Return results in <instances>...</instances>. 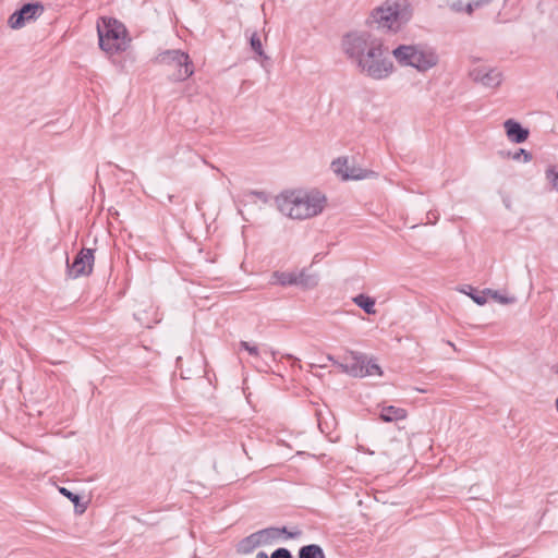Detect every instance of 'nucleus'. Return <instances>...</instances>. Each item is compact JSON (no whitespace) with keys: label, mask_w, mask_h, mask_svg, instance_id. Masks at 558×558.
Segmentation results:
<instances>
[{"label":"nucleus","mask_w":558,"mask_h":558,"mask_svg":"<svg viewBox=\"0 0 558 558\" xmlns=\"http://www.w3.org/2000/svg\"><path fill=\"white\" fill-rule=\"evenodd\" d=\"M488 292H489V293L492 294V296H493L497 302H499L500 304H509V303L514 302V298L504 296V295L499 294L497 291H490V290H488Z\"/></svg>","instance_id":"29"},{"label":"nucleus","mask_w":558,"mask_h":558,"mask_svg":"<svg viewBox=\"0 0 558 558\" xmlns=\"http://www.w3.org/2000/svg\"><path fill=\"white\" fill-rule=\"evenodd\" d=\"M256 558H268V555L265 551H259L257 553Z\"/></svg>","instance_id":"32"},{"label":"nucleus","mask_w":558,"mask_h":558,"mask_svg":"<svg viewBox=\"0 0 558 558\" xmlns=\"http://www.w3.org/2000/svg\"><path fill=\"white\" fill-rule=\"evenodd\" d=\"M555 403H556V410H557V412H558V398L556 399V402H555Z\"/></svg>","instance_id":"36"},{"label":"nucleus","mask_w":558,"mask_h":558,"mask_svg":"<svg viewBox=\"0 0 558 558\" xmlns=\"http://www.w3.org/2000/svg\"><path fill=\"white\" fill-rule=\"evenodd\" d=\"M270 354H271L272 359L276 360L277 352L275 350H270Z\"/></svg>","instance_id":"34"},{"label":"nucleus","mask_w":558,"mask_h":558,"mask_svg":"<svg viewBox=\"0 0 558 558\" xmlns=\"http://www.w3.org/2000/svg\"><path fill=\"white\" fill-rule=\"evenodd\" d=\"M469 76L473 82L489 88H496L502 82L501 72L495 68L477 66L469 72Z\"/></svg>","instance_id":"11"},{"label":"nucleus","mask_w":558,"mask_h":558,"mask_svg":"<svg viewBox=\"0 0 558 558\" xmlns=\"http://www.w3.org/2000/svg\"><path fill=\"white\" fill-rule=\"evenodd\" d=\"M250 44L251 48L254 52H256L259 57H263L264 59H268V57L265 54L263 50V45L260 41V38L256 32H254L250 37Z\"/></svg>","instance_id":"22"},{"label":"nucleus","mask_w":558,"mask_h":558,"mask_svg":"<svg viewBox=\"0 0 558 558\" xmlns=\"http://www.w3.org/2000/svg\"><path fill=\"white\" fill-rule=\"evenodd\" d=\"M97 25L99 47L107 53L124 51L129 45L126 28L113 19H102Z\"/></svg>","instance_id":"6"},{"label":"nucleus","mask_w":558,"mask_h":558,"mask_svg":"<svg viewBox=\"0 0 558 558\" xmlns=\"http://www.w3.org/2000/svg\"><path fill=\"white\" fill-rule=\"evenodd\" d=\"M447 4L456 13L465 12L466 3L463 0H447Z\"/></svg>","instance_id":"26"},{"label":"nucleus","mask_w":558,"mask_h":558,"mask_svg":"<svg viewBox=\"0 0 558 558\" xmlns=\"http://www.w3.org/2000/svg\"><path fill=\"white\" fill-rule=\"evenodd\" d=\"M407 410L403 408H398L395 405H385L381 407L379 418L384 422L390 423L396 421H401L407 417Z\"/></svg>","instance_id":"15"},{"label":"nucleus","mask_w":558,"mask_h":558,"mask_svg":"<svg viewBox=\"0 0 558 558\" xmlns=\"http://www.w3.org/2000/svg\"><path fill=\"white\" fill-rule=\"evenodd\" d=\"M327 359L336 363L342 372L353 376L363 377L362 369L364 368V355L351 352V357L345 363H337L332 355H328Z\"/></svg>","instance_id":"12"},{"label":"nucleus","mask_w":558,"mask_h":558,"mask_svg":"<svg viewBox=\"0 0 558 558\" xmlns=\"http://www.w3.org/2000/svg\"><path fill=\"white\" fill-rule=\"evenodd\" d=\"M277 207L281 214L298 220L319 215L326 205V197L319 191H286L277 196Z\"/></svg>","instance_id":"1"},{"label":"nucleus","mask_w":558,"mask_h":558,"mask_svg":"<svg viewBox=\"0 0 558 558\" xmlns=\"http://www.w3.org/2000/svg\"><path fill=\"white\" fill-rule=\"evenodd\" d=\"M379 39V36L369 31H353L343 36L342 49L356 68L373 51Z\"/></svg>","instance_id":"5"},{"label":"nucleus","mask_w":558,"mask_h":558,"mask_svg":"<svg viewBox=\"0 0 558 558\" xmlns=\"http://www.w3.org/2000/svg\"><path fill=\"white\" fill-rule=\"evenodd\" d=\"M332 171L342 180H362L374 174L354 163H350L348 158H338L331 163Z\"/></svg>","instance_id":"9"},{"label":"nucleus","mask_w":558,"mask_h":558,"mask_svg":"<svg viewBox=\"0 0 558 558\" xmlns=\"http://www.w3.org/2000/svg\"><path fill=\"white\" fill-rule=\"evenodd\" d=\"M59 492L65 496L66 498H69L74 505H77L81 500V497L77 495V494H74L72 492H70L69 489H66L65 487H60L59 488Z\"/></svg>","instance_id":"28"},{"label":"nucleus","mask_w":558,"mask_h":558,"mask_svg":"<svg viewBox=\"0 0 558 558\" xmlns=\"http://www.w3.org/2000/svg\"><path fill=\"white\" fill-rule=\"evenodd\" d=\"M284 356H286L287 359H289V360L298 361V359H296V357H294V356H293V355H291V354H286Z\"/></svg>","instance_id":"33"},{"label":"nucleus","mask_w":558,"mask_h":558,"mask_svg":"<svg viewBox=\"0 0 558 558\" xmlns=\"http://www.w3.org/2000/svg\"><path fill=\"white\" fill-rule=\"evenodd\" d=\"M416 390L420 392H425V390L423 388H416Z\"/></svg>","instance_id":"35"},{"label":"nucleus","mask_w":558,"mask_h":558,"mask_svg":"<svg viewBox=\"0 0 558 558\" xmlns=\"http://www.w3.org/2000/svg\"><path fill=\"white\" fill-rule=\"evenodd\" d=\"M448 344L454 348V344L452 342L448 341Z\"/></svg>","instance_id":"37"},{"label":"nucleus","mask_w":558,"mask_h":558,"mask_svg":"<svg viewBox=\"0 0 558 558\" xmlns=\"http://www.w3.org/2000/svg\"><path fill=\"white\" fill-rule=\"evenodd\" d=\"M296 286L303 289H314L319 282V277L315 272H308L307 269H302L296 272Z\"/></svg>","instance_id":"16"},{"label":"nucleus","mask_w":558,"mask_h":558,"mask_svg":"<svg viewBox=\"0 0 558 558\" xmlns=\"http://www.w3.org/2000/svg\"><path fill=\"white\" fill-rule=\"evenodd\" d=\"M372 50L356 69L361 74L375 81L388 78L395 72V65L390 59L391 52L381 37Z\"/></svg>","instance_id":"4"},{"label":"nucleus","mask_w":558,"mask_h":558,"mask_svg":"<svg viewBox=\"0 0 558 558\" xmlns=\"http://www.w3.org/2000/svg\"><path fill=\"white\" fill-rule=\"evenodd\" d=\"M493 0H471L465 5V12L471 15L475 9L490 3Z\"/></svg>","instance_id":"24"},{"label":"nucleus","mask_w":558,"mask_h":558,"mask_svg":"<svg viewBox=\"0 0 558 558\" xmlns=\"http://www.w3.org/2000/svg\"><path fill=\"white\" fill-rule=\"evenodd\" d=\"M546 179L549 181L551 187L558 192V170L555 167L546 170Z\"/></svg>","instance_id":"23"},{"label":"nucleus","mask_w":558,"mask_h":558,"mask_svg":"<svg viewBox=\"0 0 558 558\" xmlns=\"http://www.w3.org/2000/svg\"><path fill=\"white\" fill-rule=\"evenodd\" d=\"M504 129L507 138L511 143L521 144L524 143L529 137V130L523 128L518 121L508 119L504 122Z\"/></svg>","instance_id":"14"},{"label":"nucleus","mask_w":558,"mask_h":558,"mask_svg":"<svg viewBox=\"0 0 558 558\" xmlns=\"http://www.w3.org/2000/svg\"><path fill=\"white\" fill-rule=\"evenodd\" d=\"M353 302L369 315H374L376 313L375 299L368 295L359 294L353 299Z\"/></svg>","instance_id":"19"},{"label":"nucleus","mask_w":558,"mask_h":558,"mask_svg":"<svg viewBox=\"0 0 558 558\" xmlns=\"http://www.w3.org/2000/svg\"><path fill=\"white\" fill-rule=\"evenodd\" d=\"M281 534H286L287 537L289 538H295L301 535V531L289 532L287 527H266L255 532V535L258 538L260 546L271 544Z\"/></svg>","instance_id":"13"},{"label":"nucleus","mask_w":558,"mask_h":558,"mask_svg":"<svg viewBox=\"0 0 558 558\" xmlns=\"http://www.w3.org/2000/svg\"><path fill=\"white\" fill-rule=\"evenodd\" d=\"M259 546L260 544L258 538L256 537L255 533H252L239 542L236 551L242 555H247Z\"/></svg>","instance_id":"18"},{"label":"nucleus","mask_w":558,"mask_h":558,"mask_svg":"<svg viewBox=\"0 0 558 558\" xmlns=\"http://www.w3.org/2000/svg\"><path fill=\"white\" fill-rule=\"evenodd\" d=\"M509 156L517 161L521 160V158H523L524 162L532 160V154L523 148H519L515 153L509 154Z\"/></svg>","instance_id":"25"},{"label":"nucleus","mask_w":558,"mask_h":558,"mask_svg":"<svg viewBox=\"0 0 558 558\" xmlns=\"http://www.w3.org/2000/svg\"><path fill=\"white\" fill-rule=\"evenodd\" d=\"M299 558H325V554L319 545L311 544L300 548Z\"/></svg>","instance_id":"20"},{"label":"nucleus","mask_w":558,"mask_h":558,"mask_svg":"<svg viewBox=\"0 0 558 558\" xmlns=\"http://www.w3.org/2000/svg\"><path fill=\"white\" fill-rule=\"evenodd\" d=\"M44 11L45 8L39 2L26 3L9 17V26L13 29L22 28L26 23L39 17Z\"/></svg>","instance_id":"10"},{"label":"nucleus","mask_w":558,"mask_h":558,"mask_svg":"<svg viewBox=\"0 0 558 558\" xmlns=\"http://www.w3.org/2000/svg\"><path fill=\"white\" fill-rule=\"evenodd\" d=\"M470 296L478 305H484L486 303V298L484 295L470 293Z\"/></svg>","instance_id":"31"},{"label":"nucleus","mask_w":558,"mask_h":558,"mask_svg":"<svg viewBox=\"0 0 558 558\" xmlns=\"http://www.w3.org/2000/svg\"><path fill=\"white\" fill-rule=\"evenodd\" d=\"M412 14L405 1L386 0L372 11L371 19L378 28L398 33L410 22Z\"/></svg>","instance_id":"3"},{"label":"nucleus","mask_w":558,"mask_h":558,"mask_svg":"<svg viewBox=\"0 0 558 558\" xmlns=\"http://www.w3.org/2000/svg\"><path fill=\"white\" fill-rule=\"evenodd\" d=\"M240 347L241 349L245 350L248 352L250 355L252 356H258L259 355V350H258V347L256 344H252L247 341H241L240 342Z\"/></svg>","instance_id":"27"},{"label":"nucleus","mask_w":558,"mask_h":558,"mask_svg":"<svg viewBox=\"0 0 558 558\" xmlns=\"http://www.w3.org/2000/svg\"><path fill=\"white\" fill-rule=\"evenodd\" d=\"M155 62L172 70L171 78L175 82L185 81L194 73L189 54L181 50L162 51L156 57Z\"/></svg>","instance_id":"7"},{"label":"nucleus","mask_w":558,"mask_h":558,"mask_svg":"<svg viewBox=\"0 0 558 558\" xmlns=\"http://www.w3.org/2000/svg\"><path fill=\"white\" fill-rule=\"evenodd\" d=\"M391 56L401 66H410L425 73L439 63L436 49L427 44L399 45Z\"/></svg>","instance_id":"2"},{"label":"nucleus","mask_w":558,"mask_h":558,"mask_svg":"<svg viewBox=\"0 0 558 558\" xmlns=\"http://www.w3.org/2000/svg\"><path fill=\"white\" fill-rule=\"evenodd\" d=\"M94 265V251L92 248H82L70 264L66 259V272L70 278L89 275Z\"/></svg>","instance_id":"8"},{"label":"nucleus","mask_w":558,"mask_h":558,"mask_svg":"<svg viewBox=\"0 0 558 558\" xmlns=\"http://www.w3.org/2000/svg\"><path fill=\"white\" fill-rule=\"evenodd\" d=\"M363 377L372 376V375H381L380 366L374 361H367V357L364 355V368L362 369Z\"/></svg>","instance_id":"21"},{"label":"nucleus","mask_w":558,"mask_h":558,"mask_svg":"<svg viewBox=\"0 0 558 558\" xmlns=\"http://www.w3.org/2000/svg\"><path fill=\"white\" fill-rule=\"evenodd\" d=\"M270 558H292V555L287 548H278L271 554Z\"/></svg>","instance_id":"30"},{"label":"nucleus","mask_w":558,"mask_h":558,"mask_svg":"<svg viewBox=\"0 0 558 558\" xmlns=\"http://www.w3.org/2000/svg\"><path fill=\"white\" fill-rule=\"evenodd\" d=\"M296 272L275 271L270 278V284H280L282 287L296 286Z\"/></svg>","instance_id":"17"}]
</instances>
